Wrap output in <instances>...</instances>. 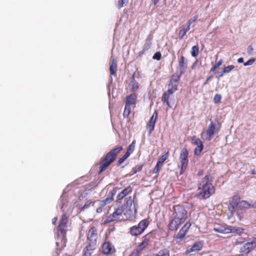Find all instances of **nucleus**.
<instances>
[{
  "instance_id": "nucleus-9",
  "label": "nucleus",
  "mask_w": 256,
  "mask_h": 256,
  "mask_svg": "<svg viewBox=\"0 0 256 256\" xmlns=\"http://www.w3.org/2000/svg\"><path fill=\"white\" fill-rule=\"evenodd\" d=\"M98 232L96 228L92 226L86 234V244H96Z\"/></svg>"
},
{
  "instance_id": "nucleus-24",
  "label": "nucleus",
  "mask_w": 256,
  "mask_h": 256,
  "mask_svg": "<svg viewBox=\"0 0 256 256\" xmlns=\"http://www.w3.org/2000/svg\"><path fill=\"white\" fill-rule=\"evenodd\" d=\"M244 232V229L240 227L228 228V234L235 233L238 235H241Z\"/></svg>"
},
{
  "instance_id": "nucleus-10",
  "label": "nucleus",
  "mask_w": 256,
  "mask_h": 256,
  "mask_svg": "<svg viewBox=\"0 0 256 256\" xmlns=\"http://www.w3.org/2000/svg\"><path fill=\"white\" fill-rule=\"evenodd\" d=\"M220 128V126H216L214 122H211L206 132V140H210L214 134L219 132Z\"/></svg>"
},
{
  "instance_id": "nucleus-47",
  "label": "nucleus",
  "mask_w": 256,
  "mask_h": 256,
  "mask_svg": "<svg viewBox=\"0 0 256 256\" xmlns=\"http://www.w3.org/2000/svg\"><path fill=\"white\" fill-rule=\"evenodd\" d=\"M222 96L220 94H216L214 98V102L215 104H218L220 102Z\"/></svg>"
},
{
  "instance_id": "nucleus-42",
  "label": "nucleus",
  "mask_w": 256,
  "mask_h": 256,
  "mask_svg": "<svg viewBox=\"0 0 256 256\" xmlns=\"http://www.w3.org/2000/svg\"><path fill=\"white\" fill-rule=\"evenodd\" d=\"M163 165H161L158 162H156V164L152 170L153 174H157L161 170Z\"/></svg>"
},
{
  "instance_id": "nucleus-40",
  "label": "nucleus",
  "mask_w": 256,
  "mask_h": 256,
  "mask_svg": "<svg viewBox=\"0 0 256 256\" xmlns=\"http://www.w3.org/2000/svg\"><path fill=\"white\" fill-rule=\"evenodd\" d=\"M204 148L203 144L196 146L194 150L195 155L199 156L201 154Z\"/></svg>"
},
{
  "instance_id": "nucleus-62",
  "label": "nucleus",
  "mask_w": 256,
  "mask_h": 256,
  "mask_svg": "<svg viewBox=\"0 0 256 256\" xmlns=\"http://www.w3.org/2000/svg\"><path fill=\"white\" fill-rule=\"evenodd\" d=\"M56 244L57 246H58V242H56Z\"/></svg>"
},
{
  "instance_id": "nucleus-54",
  "label": "nucleus",
  "mask_w": 256,
  "mask_h": 256,
  "mask_svg": "<svg viewBox=\"0 0 256 256\" xmlns=\"http://www.w3.org/2000/svg\"><path fill=\"white\" fill-rule=\"evenodd\" d=\"M197 64H198V61H197V60H196V61L195 62H194L192 64V66H191V68H192V70L194 69V68H195Z\"/></svg>"
},
{
  "instance_id": "nucleus-39",
  "label": "nucleus",
  "mask_w": 256,
  "mask_h": 256,
  "mask_svg": "<svg viewBox=\"0 0 256 256\" xmlns=\"http://www.w3.org/2000/svg\"><path fill=\"white\" fill-rule=\"evenodd\" d=\"M143 164H138L136 166L134 167L131 171L132 174L136 173L137 172H140L142 170Z\"/></svg>"
},
{
  "instance_id": "nucleus-58",
  "label": "nucleus",
  "mask_w": 256,
  "mask_h": 256,
  "mask_svg": "<svg viewBox=\"0 0 256 256\" xmlns=\"http://www.w3.org/2000/svg\"><path fill=\"white\" fill-rule=\"evenodd\" d=\"M238 63H242L244 62V58H240L238 60Z\"/></svg>"
},
{
  "instance_id": "nucleus-4",
  "label": "nucleus",
  "mask_w": 256,
  "mask_h": 256,
  "mask_svg": "<svg viewBox=\"0 0 256 256\" xmlns=\"http://www.w3.org/2000/svg\"><path fill=\"white\" fill-rule=\"evenodd\" d=\"M122 150V146H117L100 158L99 162L100 174L106 170L114 162L118 155Z\"/></svg>"
},
{
  "instance_id": "nucleus-56",
  "label": "nucleus",
  "mask_w": 256,
  "mask_h": 256,
  "mask_svg": "<svg viewBox=\"0 0 256 256\" xmlns=\"http://www.w3.org/2000/svg\"><path fill=\"white\" fill-rule=\"evenodd\" d=\"M252 51H253V48H252V46H249L248 48V50H247L248 52V54H250L252 52Z\"/></svg>"
},
{
  "instance_id": "nucleus-50",
  "label": "nucleus",
  "mask_w": 256,
  "mask_h": 256,
  "mask_svg": "<svg viewBox=\"0 0 256 256\" xmlns=\"http://www.w3.org/2000/svg\"><path fill=\"white\" fill-rule=\"evenodd\" d=\"M150 240V236L148 234H147L142 237V241H143L144 242H145L148 244Z\"/></svg>"
},
{
  "instance_id": "nucleus-59",
  "label": "nucleus",
  "mask_w": 256,
  "mask_h": 256,
  "mask_svg": "<svg viewBox=\"0 0 256 256\" xmlns=\"http://www.w3.org/2000/svg\"><path fill=\"white\" fill-rule=\"evenodd\" d=\"M256 174V172L255 170H253L252 172V174Z\"/></svg>"
},
{
  "instance_id": "nucleus-20",
  "label": "nucleus",
  "mask_w": 256,
  "mask_h": 256,
  "mask_svg": "<svg viewBox=\"0 0 256 256\" xmlns=\"http://www.w3.org/2000/svg\"><path fill=\"white\" fill-rule=\"evenodd\" d=\"M204 246V244L202 242H196L190 248H187L186 252V254H190L192 252H198L202 250Z\"/></svg>"
},
{
  "instance_id": "nucleus-57",
  "label": "nucleus",
  "mask_w": 256,
  "mask_h": 256,
  "mask_svg": "<svg viewBox=\"0 0 256 256\" xmlns=\"http://www.w3.org/2000/svg\"><path fill=\"white\" fill-rule=\"evenodd\" d=\"M57 220H58V218L56 217L53 218L52 220V224L55 225L56 224Z\"/></svg>"
},
{
  "instance_id": "nucleus-8",
  "label": "nucleus",
  "mask_w": 256,
  "mask_h": 256,
  "mask_svg": "<svg viewBox=\"0 0 256 256\" xmlns=\"http://www.w3.org/2000/svg\"><path fill=\"white\" fill-rule=\"evenodd\" d=\"M182 76V75L178 74H174L171 76L168 84V92L174 93L178 90V86L179 84Z\"/></svg>"
},
{
  "instance_id": "nucleus-7",
  "label": "nucleus",
  "mask_w": 256,
  "mask_h": 256,
  "mask_svg": "<svg viewBox=\"0 0 256 256\" xmlns=\"http://www.w3.org/2000/svg\"><path fill=\"white\" fill-rule=\"evenodd\" d=\"M256 248V238H253L250 242L244 244L239 250V255L244 256L252 252Z\"/></svg>"
},
{
  "instance_id": "nucleus-1",
  "label": "nucleus",
  "mask_w": 256,
  "mask_h": 256,
  "mask_svg": "<svg viewBox=\"0 0 256 256\" xmlns=\"http://www.w3.org/2000/svg\"><path fill=\"white\" fill-rule=\"evenodd\" d=\"M173 209L174 212L170 218L168 227L170 231H176L186 221L188 214V212L182 206L176 205Z\"/></svg>"
},
{
  "instance_id": "nucleus-31",
  "label": "nucleus",
  "mask_w": 256,
  "mask_h": 256,
  "mask_svg": "<svg viewBox=\"0 0 256 256\" xmlns=\"http://www.w3.org/2000/svg\"><path fill=\"white\" fill-rule=\"evenodd\" d=\"M136 141L134 140L128 146L126 152L129 156L134 151L136 146Z\"/></svg>"
},
{
  "instance_id": "nucleus-38",
  "label": "nucleus",
  "mask_w": 256,
  "mask_h": 256,
  "mask_svg": "<svg viewBox=\"0 0 256 256\" xmlns=\"http://www.w3.org/2000/svg\"><path fill=\"white\" fill-rule=\"evenodd\" d=\"M152 38H146V43L144 45L143 51H146L150 48L151 44H152Z\"/></svg>"
},
{
  "instance_id": "nucleus-5",
  "label": "nucleus",
  "mask_w": 256,
  "mask_h": 256,
  "mask_svg": "<svg viewBox=\"0 0 256 256\" xmlns=\"http://www.w3.org/2000/svg\"><path fill=\"white\" fill-rule=\"evenodd\" d=\"M137 94L135 93L127 96L125 98V107L123 112V116L126 118L129 117L131 112L132 107H136L137 99Z\"/></svg>"
},
{
  "instance_id": "nucleus-13",
  "label": "nucleus",
  "mask_w": 256,
  "mask_h": 256,
  "mask_svg": "<svg viewBox=\"0 0 256 256\" xmlns=\"http://www.w3.org/2000/svg\"><path fill=\"white\" fill-rule=\"evenodd\" d=\"M117 188H114L113 190L110 192L108 197L100 201V206L96 208V212L100 213L102 211V208L108 203L114 200V196L116 193Z\"/></svg>"
},
{
  "instance_id": "nucleus-11",
  "label": "nucleus",
  "mask_w": 256,
  "mask_h": 256,
  "mask_svg": "<svg viewBox=\"0 0 256 256\" xmlns=\"http://www.w3.org/2000/svg\"><path fill=\"white\" fill-rule=\"evenodd\" d=\"M100 250L103 254L106 255L112 254L116 252L114 244L106 240L102 244Z\"/></svg>"
},
{
  "instance_id": "nucleus-51",
  "label": "nucleus",
  "mask_w": 256,
  "mask_h": 256,
  "mask_svg": "<svg viewBox=\"0 0 256 256\" xmlns=\"http://www.w3.org/2000/svg\"><path fill=\"white\" fill-rule=\"evenodd\" d=\"M254 61H255L254 58H250V60H248L246 62H244V64L245 66L252 65V64H254Z\"/></svg>"
},
{
  "instance_id": "nucleus-27",
  "label": "nucleus",
  "mask_w": 256,
  "mask_h": 256,
  "mask_svg": "<svg viewBox=\"0 0 256 256\" xmlns=\"http://www.w3.org/2000/svg\"><path fill=\"white\" fill-rule=\"evenodd\" d=\"M148 225L149 221L148 219L146 218L140 220L138 226H139V228H140L144 232Z\"/></svg>"
},
{
  "instance_id": "nucleus-23",
  "label": "nucleus",
  "mask_w": 256,
  "mask_h": 256,
  "mask_svg": "<svg viewBox=\"0 0 256 256\" xmlns=\"http://www.w3.org/2000/svg\"><path fill=\"white\" fill-rule=\"evenodd\" d=\"M174 93L168 92V90L166 92H164L163 94L162 97V102L164 103L166 102L168 106L170 108H172V106L170 102L169 101V99L170 98V96L172 95Z\"/></svg>"
},
{
  "instance_id": "nucleus-53",
  "label": "nucleus",
  "mask_w": 256,
  "mask_h": 256,
  "mask_svg": "<svg viewBox=\"0 0 256 256\" xmlns=\"http://www.w3.org/2000/svg\"><path fill=\"white\" fill-rule=\"evenodd\" d=\"M212 78V76H210L208 77L206 79V81L204 83V86H205V85L207 84H208L209 80H211Z\"/></svg>"
},
{
  "instance_id": "nucleus-61",
  "label": "nucleus",
  "mask_w": 256,
  "mask_h": 256,
  "mask_svg": "<svg viewBox=\"0 0 256 256\" xmlns=\"http://www.w3.org/2000/svg\"><path fill=\"white\" fill-rule=\"evenodd\" d=\"M62 256H68L66 254H64Z\"/></svg>"
},
{
  "instance_id": "nucleus-52",
  "label": "nucleus",
  "mask_w": 256,
  "mask_h": 256,
  "mask_svg": "<svg viewBox=\"0 0 256 256\" xmlns=\"http://www.w3.org/2000/svg\"><path fill=\"white\" fill-rule=\"evenodd\" d=\"M225 72H224V70L220 72H217V74L216 75V77L217 78H220L224 76V75L225 74Z\"/></svg>"
},
{
  "instance_id": "nucleus-46",
  "label": "nucleus",
  "mask_w": 256,
  "mask_h": 256,
  "mask_svg": "<svg viewBox=\"0 0 256 256\" xmlns=\"http://www.w3.org/2000/svg\"><path fill=\"white\" fill-rule=\"evenodd\" d=\"M234 68V65H230L227 66H225L223 70L225 73H228L230 72L232 70H233Z\"/></svg>"
},
{
  "instance_id": "nucleus-41",
  "label": "nucleus",
  "mask_w": 256,
  "mask_h": 256,
  "mask_svg": "<svg viewBox=\"0 0 256 256\" xmlns=\"http://www.w3.org/2000/svg\"><path fill=\"white\" fill-rule=\"evenodd\" d=\"M148 244H146L145 242L142 241L136 248L138 251L140 252L142 250L148 246Z\"/></svg>"
},
{
  "instance_id": "nucleus-16",
  "label": "nucleus",
  "mask_w": 256,
  "mask_h": 256,
  "mask_svg": "<svg viewBox=\"0 0 256 256\" xmlns=\"http://www.w3.org/2000/svg\"><path fill=\"white\" fill-rule=\"evenodd\" d=\"M192 224L190 221L187 222L184 226L180 230L179 232L177 233L175 236L176 239L182 240L186 236V234L188 232Z\"/></svg>"
},
{
  "instance_id": "nucleus-21",
  "label": "nucleus",
  "mask_w": 256,
  "mask_h": 256,
  "mask_svg": "<svg viewBox=\"0 0 256 256\" xmlns=\"http://www.w3.org/2000/svg\"><path fill=\"white\" fill-rule=\"evenodd\" d=\"M132 192V188L130 186H128L118 193L116 196L118 200H120L126 198Z\"/></svg>"
},
{
  "instance_id": "nucleus-18",
  "label": "nucleus",
  "mask_w": 256,
  "mask_h": 256,
  "mask_svg": "<svg viewBox=\"0 0 256 256\" xmlns=\"http://www.w3.org/2000/svg\"><path fill=\"white\" fill-rule=\"evenodd\" d=\"M158 115V113L157 111L155 110L150 118V120L146 124V128L148 130L150 134H151L154 130Z\"/></svg>"
},
{
  "instance_id": "nucleus-2",
  "label": "nucleus",
  "mask_w": 256,
  "mask_h": 256,
  "mask_svg": "<svg viewBox=\"0 0 256 256\" xmlns=\"http://www.w3.org/2000/svg\"><path fill=\"white\" fill-rule=\"evenodd\" d=\"M256 205L251 204L244 200H240V197L238 194L233 196L229 200L228 206V210L230 214L228 218L234 216V214L239 210H244L250 208H254Z\"/></svg>"
},
{
  "instance_id": "nucleus-34",
  "label": "nucleus",
  "mask_w": 256,
  "mask_h": 256,
  "mask_svg": "<svg viewBox=\"0 0 256 256\" xmlns=\"http://www.w3.org/2000/svg\"><path fill=\"white\" fill-rule=\"evenodd\" d=\"M95 201L89 200L87 201L84 206L81 208V210H84L88 208L90 206H94Z\"/></svg>"
},
{
  "instance_id": "nucleus-22",
  "label": "nucleus",
  "mask_w": 256,
  "mask_h": 256,
  "mask_svg": "<svg viewBox=\"0 0 256 256\" xmlns=\"http://www.w3.org/2000/svg\"><path fill=\"white\" fill-rule=\"evenodd\" d=\"M117 70V61L115 58L112 57L110 67V74L111 76H116Z\"/></svg>"
},
{
  "instance_id": "nucleus-44",
  "label": "nucleus",
  "mask_w": 256,
  "mask_h": 256,
  "mask_svg": "<svg viewBox=\"0 0 256 256\" xmlns=\"http://www.w3.org/2000/svg\"><path fill=\"white\" fill-rule=\"evenodd\" d=\"M246 238L244 237H240L236 240L234 242V245L242 244L246 242Z\"/></svg>"
},
{
  "instance_id": "nucleus-60",
  "label": "nucleus",
  "mask_w": 256,
  "mask_h": 256,
  "mask_svg": "<svg viewBox=\"0 0 256 256\" xmlns=\"http://www.w3.org/2000/svg\"><path fill=\"white\" fill-rule=\"evenodd\" d=\"M238 217L239 220H241V219H242V216H240V214H238Z\"/></svg>"
},
{
  "instance_id": "nucleus-48",
  "label": "nucleus",
  "mask_w": 256,
  "mask_h": 256,
  "mask_svg": "<svg viewBox=\"0 0 256 256\" xmlns=\"http://www.w3.org/2000/svg\"><path fill=\"white\" fill-rule=\"evenodd\" d=\"M140 251L135 248L128 256H140Z\"/></svg>"
},
{
  "instance_id": "nucleus-19",
  "label": "nucleus",
  "mask_w": 256,
  "mask_h": 256,
  "mask_svg": "<svg viewBox=\"0 0 256 256\" xmlns=\"http://www.w3.org/2000/svg\"><path fill=\"white\" fill-rule=\"evenodd\" d=\"M188 67V62L184 56H181L178 64V68L180 70L179 74L182 75L186 72Z\"/></svg>"
},
{
  "instance_id": "nucleus-55",
  "label": "nucleus",
  "mask_w": 256,
  "mask_h": 256,
  "mask_svg": "<svg viewBox=\"0 0 256 256\" xmlns=\"http://www.w3.org/2000/svg\"><path fill=\"white\" fill-rule=\"evenodd\" d=\"M160 0H151L152 3L154 4V6H156L158 4Z\"/></svg>"
},
{
  "instance_id": "nucleus-28",
  "label": "nucleus",
  "mask_w": 256,
  "mask_h": 256,
  "mask_svg": "<svg viewBox=\"0 0 256 256\" xmlns=\"http://www.w3.org/2000/svg\"><path fill=\"white\" fill-rule=\"evenodd\" d=\"M130 85L132 92H135L138 88V84L135 80L134 74L132 77Z\"/></svg>"
},
{
  "instance_id": "nucleus-37",
  "label": "nucleus",
  "mask_w": 256,
  "mask_h": 256,
  "mask_svg": "<svg viewBox=\"0 0 256 256\" xmlns=\"http://www.w3.org/2000/svg\"><path fill=\"white\" fill-rule=\"evenodd\" d=\"M191 140L192 143L196 146L203 144L202 141L199 138H196V136L192 137Z\"/></svg>"
},
{
  "instance_id": "nucleus-26",
  "label": "nucleus",
  "mask_w": 256,
  "mask_h": 256,
  "mask_svg": "<svg viewBox=\"0 0 256 256\" xmlns=\"http://www.w3.org/2000/svg\"><path fill=\"white\" fill-rule=\"evenodd\" d=\"M218 58V56H216ZM218 58H216V63L212 67L210 71L211 72H214L215 74H217L216 72V70L222 64L223 62V60L222 59H220L218 60H217Z\"/></svg>"
},
{
  "instance_id": "nucleus-3",
  "label": "nucleus",
  "mask_w": 256,
  "mask_h": 256,
  "mask_svg": "<svg viewBox=\"0 0 256 256\" xmlns=\"http://www.w3.org/2000/svg\"><path fill=\"white\" fill-rule=\"evenodd\" d=\"M210 174L206 175L198 184V196L201 199L209 198L215 192Z\"/></svg>"
},
{
  "instance_id": "nucleus-35",
  "label": "nucleus",
  "mask_w": 256,
  "mask_h": 256,
  "mask_svg": "<svg viewBox=\"0 0 256 256\" xmlns=\"http://www.w3.org/2000/svg\"><path fill=\"white\" fill-rule=\"evenodd\" d=\"M169 156V152H167L165 154L162 155L158 160V162L161 165H163V162L166 160Z\"/></svg>"
},
{
  "instance_id": "nucleus-36",
  "label": "nucleus",
  "mask_w": 256,
  "mask_h": 256,
  "mask_svg": "<svg viewBox=\"0 0 256 256\" xmlns=\"http://www.w3.org/2000/svg\"><path fill=\"white\" fill-rule=\"evenodd\" d=\"M128 2V0H118L116 2V6L118 8L126 6Z\"/></svg>"
},
{
  "instance_id": "nucleus-14",
  "label": "nucleus",
  "mask_w": 256,
  "mask_h": 256,
  "mask_svg": "<svg viewBox=\"0 0 256 256\" xmlns=\"http://www.w3.org/2000/svg\"><path fill=\"white\" fill-rule=\"evenodd\" d=\"M135 198L136 196H130L126 198L124 206L128 208L130 212H134L136 214L137 212V208L134 202Z\"/></svg>"
},
{
  "instance_id": "nucleus-33",
  "label": "nucleus",
  "mask_w": 256,
  "mask_h": 256,
  "mask_svg": "<svg viewBox=\"0 0 256 256\" xmlns=\"http://www.w3.org/2000/svg\"><path fill=\"white\" fill-rule=\"evenodd\" d=\"M191 54L193 57H196L198 56L199 53V46L197 44L196 46H193L191 50Z\"/></svg>"
},
{
  "instance_id": "nucleus-25",
  "label": "nucleus",
  "mask_w": 256,
  "mask_h": 256,
  "mask_svg": "<svg viewBox=\"0 0 256 256\" xmlns=\"http://www.w3.org/2000/svg\"><path fill=\"white\" fill-rule=\"evenodd\" d=\"M130 232L132 236H137L141 234L143 232L138 226H134L130 228Z\"/></svg>"
},
{
  "instance_id": "nucleus-6",
  "label": "nucleus",
  "mask_w": 256,
  "mask_h": 256,
  "mask_svg": "<svg viewBox=\"0 0 256 256\" xmlns=\"http://www.w3.org/2000/svg\"><path fill=\"white\" fill-rule=\"evenodd\" d=\"M188 152L186 148H182L180 150V165L179 166L180 167V174H183L186 170L188 164Z\"/></svg>"
},
{
  "instance_id": "nucleus-17",
  "label": "nucleus",
  "mask_w": 256,
  "mask_h": 256,
  "mask_svg": "<svg viewBox=\"0 0 256 256\" xmlns=\"http://www.w3.org/2000/svg\"><path fill=\"white\" fill-rule=\"evenodd\" d=\"M86 244V246L83 250L82 256H95L97 252L96 246L93 244Z\"/></svg>"
},
{
  "instance_id": "nucleus-43",
  "label": "nucleus",
  "mask_w": 256,
  "mask_h": 256,
  "mask_svg": "<svg viewBox=\"0 0 256 256\" xmlns=\"http://www.w3.org/2000/svg\"><path fill=\"white\" fill-rule=\"evenodd\" d=\"M130 156L128 155L126 153L121 158H120L117 162L116 165L118 166H120Z\"/></svg>"
},
{
  "instance_id": "nucleus-15",
  "label": "nucleus",
  "mask_w": 256,
  "mask_h": 256,
  "mask_svg": "<svg viewBox=\"0 0 256 256\" xmlns=\"http://www.w3.org/2000/svg\"><path fill=\"white\" fill-rule=\"evenodd\" d=\"M123 210L122 208H118L114 212L110 214L107 218L106 222H110L113 221H118L122 218Z\"/></svg>"
},
{
  "instance_id": "nucleus-45",
  "label": "nucleus",
  "mask_w": 256,
  "mask_h": 256,
  "mask_svg": "<svg viewBox=\"0 0 256 256\" xmlns=\"http://www.w3.org/2000/svg\"><path fill=\"white\" fill-rule=\"evenodd\" d=\"M197 19H198V16H194V17L190 18L186 24V26L190 28V26L192 24L196 22V21Z\"/></svg>"
},
{
  "instance_id": "nucleus-32",
  "label": "nucleus",
  "mask_w": 256,
  "mask_h": 256,
  "mask_svg": "<svg viewBox=\"0 0 256 256\" xmlns=\"http://www.w3.org/2000/svg\"><path fill=\"white\" fill-rule=\"evenodd\" d=\"M214 231L220 233L228 234V228H224L223 226H218L214 228Z\"/></svg>"
},
{
  "instance_id": "nucleus-49",
  "label": "nucleus",
  "mask_w": 256,
  "mask_h": 256,
  "mask_svg": "<svg viewBox=\"0 0 256 256\" xmlns=\"http://www.w3.org/2000/svg\"><path fill=\"white\" fill-rule=\"evenodd\" d=\"M161 58H162V55L160 52H156L152 57V58L156 60H160L161 59Z\"/></svg>"
},
{
  "instance_id": "nucleus-29",
  "label": "nucleus",
  "mask_w": 256,
  "mask_h": 256,
  "mask_svg": "<svg viewBox=\"0 0 256 256\" xmlns=\"http://www.w3.org/2000/svg\"><path fill=\"white\" fill-rule=\"evenodd\" d=\"M170 251L167 248L160 250L157 254H154L151 256H170Z\"/></svg>"
},
{
  "instance_id": "nucleus-63",
  "label": "nucleus",
  "mask_w": 256,
  "mask_h": 256,
  "mask_svg": "<svg viewBox=\"0 0 256 256\" xmlns=\"http://www.w3.org/2000/svg\"><path fill=\"white\" fill-rule=\"evenodd\" d=\"M212 256L211 255V256Z\"/></svg>"
},
{
  "instance_id": "nucleus-30",
  "label": "nucleus",
  "mask_w": 256,
  "mask_h": 256,
  "mask_svg": "<svg viewBox=\"0 0 256 256\" xmlns=\"http://www.w3.org/2000/svg\"><path fill=\"white\" fill-rule=\"evenodd\" d=\"M190 27L186 26L182 27V28L178 32V38L182 39L186 34L188 31L190 30Z\"/></svg>"
},
{
  "instance_id": "nucleus-12",
  "label": "nucleus",
  "mask_w": 256,
  "mask_h": 256,
  "mask_svg": "<svg viewBox=\"0 0 256 256\" xmlns=\"http://www.w3.org/2000/svg\"><path fill=\"white\" fill-rule=\"evenodd\" d=\"M68 218L66 214H63L60 223L57 227V230L58 232H60V234L62 236V240H64V242H65V235L66 234V231L65 228L66 226L68 224Z\"/></svg>"
}]
</instances>
